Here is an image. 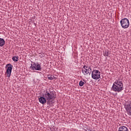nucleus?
<instances>
[{
    "label": "nucleus",
    "instance_id": "obj_1",
    "mask_svg": "<svg viewBox=\"0 0 131 131\" xmlns=\"http://www.w3.org/2000/svg\"><path fill=\"white\" fill-rule=\"evenodd\" d=\"M123 82L119 80H116L112 87V91L117 93H120L123 91Z\"/></svg>",
    "mask_w": 131,
    "mask_h": 131
},
{
    "label": "nucleus",
    "instance_id": "obj_2",
    "mask_svg": "<svg viewBox=\"0 0 131 131\" xmlns=\"http://www.w3.org/2000/svg\"><path fill=\"white\" fill-rule=\"evenodd\" d=\"M56 92L54 91H51L49 90V91L46 90V92L42 94L43 97H46L47 100V105H50L51 104L50 100H55L56 99Z\"/></svg>",
    "mask_w": 131,
    "mask_h": 131
},
{
    "label": "nucleus",
    "instance_id": "obj_3",
    "mask_svg": "<svg viewBox=\"0 0 131 131\" xmlns=\"http://www.w3.org/2000/svg\"><path fill=\"white\" fill-rule=\"evenodd\" d=\"M120 24L122 28L126 29V28L129 27V20L126 18H122L120 20Z\"/></svg>",
    "mask_w": 131,
    "mask_h": 131
},
{
    "label": "nucleus",
    "instance_id": "obj_4",
    "mask_svg": "<svg viewBox=\"0 0 131 131\" xmlns=\"http://www.w3.org/2000/svg\"><path fill=\"white\" fill-rule=\"evenodd\" d=\"M7 69L5 74L8 78L11 77V75L12 74V70H13V65L11 63H8L6 66Z\"/></svg>",
    "mask_w": 131,
    "mask_h": 131
},
{
    "label": "nucleus",
    "instance_id": "obj_5",
    "mask_svg": "<svg viewBox=\"0 0 131 131\" xmlns=\"http://www.w3.org/2000/svg\"><path fill=\"white\" fill-rule=\"evenodd\" d=\"M92 77L93 79L98 80L101 77V72L97 70H93L92 73Z\"/></svg>",
    "mask_w": 131,
    "mask_h": 131
},
{
    "label": "nucleus",
    "instance_id": "obj_6",
    "mask_svg": "<svg viewBox=\"0 0 131 131\" xmlns=\"http://www.w3.org/2000/svg\"><path fill=\"white\" fill-rule=\"evenodd\" d=\"M82 72L84 75H88L92 73V68L91 67L84 66L82 69Z\"/></svg>",
    "mask_w": 131,
    "mask_h": 131
},
{
    "label": "nucleus",
    "instance_id": "obj_7",
    "mask_svg": "<svg viewBox=\"0 0 131 131\" xmlns=\"http://www.w3.org/2000/svg\"><path fill=\"white\" fill-rule=\"evenodd\" d=\"M33 64H31V66L30 67L31 69L32 70H37L38 71H41V66H40V64L38 63H35L33 62Z\"/></svg>",
    "mask_w": 131,
    "mask_h": 131
},
{
    "label": "nucleus",
    "instance_id": "obj_8",
    "mask_svg": "<svg viewBox=\"0 0 131 131\" xmlns=\"http://www.w3.org/2000/svg\"><path fill=\"white\" fill-rule=\"evenodd\" d=\"M124 107L128 115L131 116V102H130V104L125 105Z\"/></svg>",
    "mask_w": 131,
    "mask_h": 131
},
{
    "label": "nucleus",
    "instance_id": "obj_9",
    "mask_svg": "<svg viewBox=\"0 0 131 131\" xmlns=\"http://www.w3.org/2000/svg\"><path fill=\"white\" fill-rule=\"evenodd\" d=\"M38 100L41 104H46L47 102V98H46L45 96L40 97V98H38Z\"/></svg>",
    "mask_w": 131,
    "mask_h": 131
},
{
    "label": "nucleus",
    "instance_id": "obj_10",
    "mask_svg": "<svg viewBox=\"0 0 131 131\" xmlns=\"http://www.w3.org/2000/svg\"><path fill=\"white\" fill-rule=\"evenodd\" d=\"M5 43H6L5 39L0 38V47H4Z\"/></svg>",
    "mask_w": 131,
    "mask_h": 131
},
{
    "label": "nucleus",
    "instance_id": "obj_11",
    "mask_svg": "<svg viewBox=\"0 0 131 131\" xmlns=\"http://www.w3.org/2000/svg\"><path fill=\"white\" fill-rule=\"evenodd\" d=\"M12 60L14 61V62H18L19 61V56H14L12 57Z\"/></svg>",
    "mask_w": 131,
    "mask_h": 131
},
{
    "label": "nucleus",
    "instance_id": "obj_12",
    "mask_svg": "<svg viewBox=\"0 0 131 131\" xmlns=\"http://www.w3.org/2000/svg\"><path fill=\"white\" fill-rule=\"evenodd\" d=\"M47 77L48 79H49L50 80H53V79H54V77H53V75H51L50 74L47 76Z\"/></svg>",
    "mask_w": 131,
    "mask_h": 131
},
{
    "label": "nucleus",
    "instance_id": "obj_13",
    "mask_svg": "<svg viewBox=\"0 0 131 131\" xmlns=\"http://www.w3.org/2000/svg\"><path fill=\"white\" fill-rule=\"evenodd\" d=\"M104 56L105 57H108V55H109V51H105V53L103 54Z\"/></svg>",
    "mask_w": 131,
    "mask_h": 131
},
{
    "label": "nucleus",
    "instance_id": "obj_14",
    "mask_svg": "<svg viewBox=\"0 0 131 131\" xmlns=\"http://www.w3.org/2000/svg\"><path fill=\"white\" fill-rule=\"evenodd\" d=\"M84 83H85L84 82L81 80L79 83V86H83V84H84Z\"/></svg>",
    "mask_w": 131,
    "mask_h": 131
},
{
    "label": "nucleus",
    "instance_id": "obj_15",
    "mask_svg": "<svg viewBox=\"0 0 131 131\" xmlns=\"http://www.w3.org/2000/svg\"><path fill=\"white\" fill-rule=\"evenodd\" d=\"M52 131H54L55 130V128H54V127L52 128V129H51Z\"/></svg>",
    "mask_w": 131,
    "mask_h": 131
},
{
    "label": "nucleus",
    "instance_id": "obj_16",
    "mask_svg": "<svg viewBox=\"0 0 131 131\" xmlns=\"http://www.w3.org/2000/svg\"><path fill=\"white\" fill-rule=\"evenodd\" d=\"M53 79L54 78V79H56V77L53 76Z\"/></svg>",
    "mask_w": 131,
    "mask_h": 131
},
{
    "label": "nucleus",
    "instance_id": "obj_17",
    "mask_svg": "<svg viewBox=\"0 0 131 131\" xmlns=\"http://www.w3.org/2000/svg\"><path fill=\"white\" fill-rule=\"evenodd\" d=\"M86 128L89 129V128H91V127H89V128H85L84 129H86Z\"/></svg>",
    "mask_w": 131,
    "mask_h": 131
},
{
    "label": "nucleus",
    "instance_id": "obj_18",
    "mask_svg": "<svg viewBox=\"0 0 131 131\" xmlns=\"http://www.w3.org/2000/svg\"><path fill=\"white\" fill-rule=\"evenodd\" d=\"M37 73H41V72H37Z\"/></svg>",
    "mask_w": 131,
    "mask_h": 131
}]
</instances>
